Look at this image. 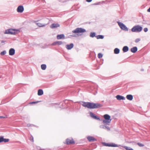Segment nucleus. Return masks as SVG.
<instances>
[{"instance_id":"20","label":"nucleus","mask_w":150,"mask_h":150,"mask_svg":"<svg viewBox=\"0 0 150 150\" xmlns=\"http://www.w3.org/2000/svg\"><path fill=\"white\" fill-rule=\"evenodd\" d=\"M36 24L39 27H44L47 25V24H42L40 23H36Z\"/></svg>"},{"instance_id":"11","label":"nucleus","mask_w":150,"mask_h":150,"mask_svg":"<svg viewBox=\"0 0 150 150\" xmlns=\"http://www.w3.org/2000/svg\"><path fill=\"white\" fill-rule=\"evenodd\" d=\"M87 139L89 142H93L96 141V139L93 137L89 136L87 137Z\"/></svg>"},{"instance_id":"18","label":"nucleus","mask_w":150,"mask_h":150,"mask_svg":"<svg viewBox=\"0 0 150 150\" xmlns=\"http://www.w3.org/2000/svg\"><path fill=\"white\" fill-rule=\"evenodd\" d=\"M110 145H109V146H111V147H119L120 146V145H118L116 144L115 143H113L110 144Z\"/></svg>"},{"instance_id":"19","label":"nucleus","mask_w":150,"mask_h":150,"mask_svg":"<svg viewBox=\"0 0 150 150\" xmlns=\"http://www.w3.org/2000/svg\"><path fill=\"white\" fill-rule=\"evenodd\" d=\"M126 98L128 100H131L133 99V97L131 95H128L126 96Z\"/></svg>"},{"instance_id":"32","label":"nucleus","mask_w":150,"mask_h":150,"mask_svg":"<svg viewBox=\"0 0 150 150\" xmlns=\"http://www.w3.org/2000/svg\"><path fill=\"white\" fill-rule=\"evenodd\" d=\"M140 40H141L140 38H137L135 40V42L136 43H137L138 42H139V41H140Z\"/></svg>"},{"instance_id":"26","label":"nucleus","mask_w":150,"mask_h":150,"mask_svg":"<svg viewBox=\"0 0 150 150\" xmlns=\"http://www.w3.org/2000/svg\"><path fill=\"white\" fill-rule=\"evenodd\" d=\"M96 34L95 33L92 32L91 33L90 35V36L91 37L93 38L95 36Z\"/></svg>"},{"instance_id":"27","label":"nucleus","mask_w":150,"mask_h":150,"mask_svg":"<svg viewBox=\"0 0 150 150\" xmlns=\"http://www.w3.org/2000/svg\"><path fill=\"white\" fill-rule=\"evenodd\" d=\"M124 148L126 150H134L130 148V147H128L127 146H125L124 147Z\"/></svg>"},{"instance_id":"12","label":"nucleus","mask_w":150,"mask_h":150,"mask_svg":"<svg viewBox=\"0 0 150 150\" xmlns=\"http://www.w3.org/2000/svg\"><path fill=\"white\" fill-rule=\"evenodd\" d=\"M116 97L117 100H125V98L122 96H121L119 95H117L116 96Z\"/></svg>"},{"instance_id":"33","label":"nucleus","mask_w":150,"mask_h":150,"mask_svg":"<svg viewBox=\"0 0 150 150\" xmlns=\"http://www.w3.org/2000/svg\"><path fill=\"white\" fill-rule=\"evenodd\" d=\"M9 140V139H3V141L5 142H8Z\"/></svg>"},{"instance_id":"9","label":"nucleus","mask_w":150,"mask_h":150,"mask_svg":"<svg viewBox=\"0 0 150 150\" xmlns=\"http://www.w3.org/2000/svg\"><path fill=\"white\" fill-rule=\"evenodd\" d=\"M66 142L67 144H71L74 143V142L73 139H66Z\"/></svg>"},{"instance_id":"10","label":"nucleus","mask_w":150,"mask_h":150,"mask_svg":"<svg viewBox=\"0 0 150 150\" xmlns=\"http://www.w3.org/2000/svg\"><path fill=\"white\" fill-rule=\"evenodd\" d=\"M60 26V25L58 23H53L51 24L50 27L52 28H54Z\"/></svg>"},{"instance_id":"17","label":"nucleus","mask_w":150,"mask_h":150,"mask_svg":"<svg viewBox=\"0 0 150 150\" xmlns=\"http://www.w3.org/2000/svg\"><path fill=\"white\" fill-rule=\"evenodd\" d=\"M137 50V47H132L131 49V51L133 53L136 52Z\"/></svg>"},{"instance_id":"40","label":"nucleus","mask_w":150,"mask_h":150,"mask_svg":"<svg viewBox=\"0 0 150 150\" xmlns=\"http://www.w3.org/2000/svg\"><path fill=\"white\" fill-rule=\"evenodd\" d=\"M92 0H86V1L87 2H90L92 1Z\"/></svg>"},{"instance_id":"41","label":"nucleus","mask_w":150,"mask_h":150,"mask_svg":"<svg viewBox=\"0 0 150 150\" xmlns=\"http://www.w3.org/2000/svg\"><path fill=\"white\" fill-rule=\"evenodd\" d=\"M147 11L148 12H150V7L148 9Z\"/></svg>"},{"instance_id":"5","label":"nucleus","mask_w":150,"mask_h":150,"mask_svg":"<svg viewBox=\"0 0 150 150\" xmlns=\"http://www.w3.org/2000/svg\"><path fill=\"white\" fill-rule=\"evenodd\" d=\"M17 30H16L13 29H10L6 30L4 34H15L17 31Z\"/></svg>"},{"instance_id":"6","label":"nucleus","mask_w":150,"mask_h":150,"mask_svg":"<svg viewBox=\"0 0 150 150\" xmlns=\"http://www.w3.org/2000/svg\"><path fill=\"white\" fill-rule=\"evenodd\" d=\"M120 28L122 30H125L128 31V29L126 26L123 23L120 22H117Z\"/></svg>"},{"instance_id":"37","label":"nucleus","mask_w":150,"mask_h":150,"mask_svg":"<svg viewBox=\"0 0 150 150\" xmlns=\"http://www.w3.org/2000/svg\"><path fill=\"white\" fill-rule=\"evenodd\" d=\"M38 102H30L29 104H35L36 103H37Z\"/></svg>"},{"instance_id":"36","label":"nucleus","mask_w":150,"mask_h":150,"mask_svg":"<svg viewBox=\"0 0 150 150\" xmlns=\"http://www.w3.org/2000/svg\"><path fill=\"white\" fill-rule=\"evenodd\" d=\"M104 145L105 146H109V145H110V144L106 143H104Z\"/></svg>"},{"instance_id":"14","label":"nucleus","mask_w":150,"mask_h":150,"mask_svg":"<svg viewBox=\"0 0 150 150\" xmlns=\"http://www.w3.org/2000/svg\"><path fill=\"white\" fill-rule=\"evenodd\" d=\"M15 50L13 48L10 49L9 51V54L10 55H13L15 54Z\"/></svg>"},{"instance_id":"31","label":"nucleus","mask_w":150,"mask_h":150,"mask_svg":"<svg viewBox=\"0 0 150 150\" xmlns=\"http://www.w3.org/2000/svg\"><path fill=\"white\" fill-rule=\"evenodd\" d=\"M6 53V52L5 51H4L1 52V55H4Z\"/></svg>"},{"instance_id":"28","label":"nucleus","mask_w":150,"mask_h":150,"mask_svg":"<svg viewBox=\"0 0 150 150\" xmlns=\"http://www.w3.org/2000/svg\"><path fill=\"white\" fill-rule=\"evenodd\" d=\"M98 58H100L103 57V55L101 53H98Z\"/></svg>"},{"instance_id":"38","label":"nucleus","mask_w":150,"mask_h":150,"mask_svg":"<svg viewBox=\"0 0 150 150\" xmlns=\"http://www.w3.org/2000/svg\"><path fill=\"white\" fill-rule=\"evenodd\" d=\"M6 116L5 117L4 116H0V118H7Z\"/></svg>"},{"instance_id":"23","label":"nucleus","mask_w":150,"mask_h":150,"mask_svg":"<svg viewBox=\"0 0 150 150\" xmlns=\"http://www.w3.org/2000/svg\"><path fill=\"white\" fill-rule=\"evenodd\" d=\"M120 50L119 49L116 48L114 50V53L115 54H118L120 52Z\"/></svg>"},{"instance_id":"2","label":"nucleus","mask_w":150,"mask_h":150,"mask_svg":"<svg viewBox=\"0 0 150 150\" xmlns=\"http://www.w3.org/2000/svg\"><path fill=\"white\" fill-rule=\"evenodd\" d=\"M103 117L105 119L103 120V123L108 125H109L111 121L110 116L108 114H105L103 116Z\"/></svg>"},{"instance_id":"29","label":"nucleus","mask_w":150,"mask_h":150,"mask_svg":"<svg viewBox=\"0 0 150 150\" xmlns=\"http://www.w3.org/2000/svg\"><path fill=\"white\" fill-rule=\"evenodd\" d=\"M137 144L140 147H143L144 146V144L141 143H137Z\"/></svg>"},{"instance_id":"25","label":"nucleus","mask_w":150,"mask_h":150,"mask_svg":"<svg viewBox=\"0 0 150 150\" xmlns=\"http://www.w3.org/2000/svg\"><path fill=\"white\" fill-rule=\"evenodd\" d=\"M41 68L42 70H45L46 69V66L45 64H43L41 65Z\"/></svg>"},{"instance_id":"13","label":"nucleus","mask_w":150,"mask_h":150,"mask_svg":"<svg viewBox=\"0 0 150 150\" xmlns=\"http://www.w3.org/2000/svg\"><path fill=\"white\" fill-rule=\"evenodd\" d=\"M74 47V44L73 43H71L70 45H66V48L69 50L72 49Z\"/></svg>"},{"instance_id":"15","label":"nucleus","mask_w":150,"mask_h":150,"mask_svg":"<svg viewBox=\"0 0 150 150\" xmlns=\"http://www.w3.org/2000/svg\"><path fill=\"white\" fill-rule=\"evenodd\" d=\"M57 39L59 40L62 39H64L65 37L64 35L63 34L58 35L57 36Z\"/></svg>"},{"instance_id":"35","label":"nucleus","mask_w":150,"mask_h":150,"mask_svg":"<svg viewBox=\"0 0 150 150\" xmlns=\"http://www.w3.org/2000/svg\"><path fill=\"white\" fill-rule=\"evenodd\" d=\"M144 30L145 32H146L148 31V28H144Z\"/></svg>"},{"instance_id":"42","label":"nucleus","mask_w":150,"mask_h":150,"mask_svg":"<svg viewBox=\"0 0 150 150\" xmlns=\"http://www.w3.org/2000/svg\"><path fill=\"white\" fill-rule=\"evenodd\" d=\"M4 42H5V41L4 40H2L1 41V43H4Z\"/></svg>"},{"instance_id":"43","label":"nucleus","mask_w":150,"mask_h":150,"mask_svg":"<svg viewBox=\"0 0 150 150\" xmlns=\"http://www.w3.org/2000/svg\"><path fill=\"white\" fill-rule=\"evenodd\" d=\"M71 36H75V35H71Z\"/></svg>"},{"instance_id":"22","label":"nucleus","mask_w":150,"mask_h":150,"mask_svg":"<svg viewBox=\"0 0 150 150\" xmlns=\"http://www.w3.org/2000/svg\"><path fill=\"white\" fill-rule=\"evenodd\" d=\"M129 50V48L127 46H125L123 47L122 49V50L124 52H126Z\"/></svg>"},{"instance_id":"3","label":"nucleus","mask_w":150,"mask_h":150,"mask_svg":"<svg viewBox=\"0 0 150 150\" xmlns=\"http://www.w3.org/2000/svg\"><path fill=\"white\" fill-rule=\"evenodd\" d=\"M142 28L139 25H138L134 26L131 29V31L133 32L139 33L142 31Z\"/></svg>"},{"instance_id":"7","label":"nucleus","mask_w":150,"mask_h":150,"mask_svg":"<svg viewBox=\"0 0 150 150\" xmlns=\"http://www.w3.org/2000/svg\"><path fill=\"white\" fill-rule=\"evenodd\" d=\"M24 8L22 6H19L17 9V11L18 13H21L23 12L24 11Z\"/></svg>"},{"instance_id":"39","label":"nucleus","mask_w":150,"mask_h":150,"mask_svg":"<svg viewBox=\"0 0 150 150\" xmlns=\"http://www.w3.org/2000/svg\"><path fill=\"white\" fill-rule=\"evenodd\" d=\"M30 140H32V142H33V137L32 136H31V137L30 138Z\"/></svg>"},{"instance_id":"16","label":"nucleus","mask_w":150,"mask_h":150,"mask_svg":"<svg viewBox=\"0 0 150 150\" xmlns=\"http://www.w3.org/2000/svg\"><path fill=\"white\" fill-rule=\"evenodd\" d=\"M100 127L101 128L106 129L108 131H110V129L109 127L104 125H100Z\"/></svg>"},{"instance_id":"21","label":"nucleus","mask_w":150,"mask_h":150,"mask_svg":"<svg viewBox=\"0 0 150 150\" xmlns=\"http://www.w3.org/2000/svg\"><path fill=\"white\" fill-rule=\"evenodd\" d=\"M43 94V91L42 89H39L38 91V96H41Z\"/></svg>"},{"instance_id":"1","label":"nucleus","mask_w":150,"mask_h":150,"mask_svg":"<svg viewBox=\"0 0 150 150\" xmlns=\"http://www.w3.org/2000/svg\"><path fill=\"white\" fill-rule=\"evenodd\" d=\"M82 105L84 107L89 109H94L100 108L102 105L99 103H95L90 102H83Z\"/></svg>"},{"instance_id":"30","label":"nucleus","mask_w":150,"mask_h":150,"mask_svg":"<svg viewBox=\"0 0 150 150\" xmlns=\"http://www.w3.org/2000/svg\"><path fill=\"white\" fill-rule=\"evenodd\" d=\"M56 43L58 45H62V42L61 41H57L56 42Z\"/></svg>"},{"instance_id":"34","label":"nucleus","mask_w":150,"mask_h":150,"mask_svg":"<svg viewBox=\"0 0 150 150\" xmlns=\"http://www.w3.org/2000/svg\"><path fill=\"white\" fill-rule=\"evenodd\" d=\"M4 138L2 137H0V143L3 141Z\"/></svg>"},{"instance_id":"24","label":"nucleus","mask_w":150,"mask_h":150,"mask_svg":"<svg viewBox=\"0 0 150 150\" xmlns=\"http://www.w3.org/2000/svg\"><path fill=\"white\" fill-rule=\"evenodd\" d=\"M96 38L97 39H103L104 38V36L103 35H100L96 36Z\"/></svg>"},{"instance_id":"4","label":"nucleus","mask_w":150,"mask_h":150,"mask_svg":"<svg viewBox=\"0 0 150 150\" xmlns=\"http://www.w3.org/2000/svg\"><path fill=\"white\" fill-rule=\"evenodd\" d=\"M86 32V30L81 28H77L72 31V32L73 33L76 34L82 33Z\"/></svg>"},{"instance_id":"8","label":"nucleus","mask_w":150,"mask_h":150,"mask_svg":"<svg viewBox=\"0 0 150 150\" xmlns=\"http://www.w3.org/2000/svg\"><path fill=\"white\" fill-rule=\"evenodd\" d=\"M90 115L91 117L92 118L96 120H100V118L96 116L93 112H90Z\"/></svg>"}]
</instances>
